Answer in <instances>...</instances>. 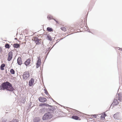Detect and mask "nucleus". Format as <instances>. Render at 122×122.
<instances>
[{
  "label": "nucleus",
  "mask_w": 122,
  "mask_h": 122,
  "mask_svg": "<svg viewBox=\"0 0 122 122\" xmlns=\"http://www.w3.org/2000/svg\"><path fill=\"white\" fill-rule=\"evenodd\" d=\"M2 89H5L9 91H13L14 89L11 84L8 81L4 82L1 85Z\"/></svg>",
  "instance_id": "f257e3e1"
},
{
  "label": "nucleus",
  "mask_w": 122,
  "mask_h": 122,
  "mask_svg": "<svg viewBox=\"0 0 122 122\" xmlns=\"http://www.w3.org/2000/svg\"><path fill=\"white\" fill-rule=\"evenodd\" d=\"M122 99V96L120 93H118L117 95V97L114 100L112 104V105L114 106L118 105L119 104V102L118 100L120 102H121Z\"/></svg>",
  "instance_id": "f03ea898"
},
{
  "label": "nucleus",
  "mask_w": 122,
  "mask_h": 122,
  "mask_svg": "<svg viewBox=\"0 0 122 122\" xmlns=\"http://www.w3.org/2000/svg\"><path fill=\"white\" fill-rule=\"evenodd\" d=\"M52 117V115L49 112H47L45 113L42 117V119L44 120H47L50 118Z\"/></svg>",
  "instance_id": "7ed1b4c3"
},
{
  "label": "nucleus",
  "mask_w": 122,
  "mask_h": 122,
  "mask_svg": "<svg viewBox=\"0 0 122 122\" xmlns=\"http://www.w3.org/2000/svg\"><path fill=\"white\" fill-rule=\"evenodd\" d=\"M23 78L24 80H26L29 77L30 74L28 71H26L24 72L23 75Z\"/></svg>",
  "instance_id": "20e7f679"
},
{
  "label": "nucleus",
  "mask_w": 122,
  "mask_h": 122,
  "mask_svg": "<svg viewBox=\"0 0 122 122\" xmlns=\"http://www.w3.org/2000/svg\"><path fill=\"white\" fill-rule=\"evenodd\" d=\"M12 52L11 51L9 52L8 54V57L7 59L8 61H10L12 59Z\"/></svg>",
  "instance_id": "39448f33"
},
{
  "label": "nucleus",
  "mask_w": 122,
  "mask_h": 122,
  "mask_svg": "<svg viewBox=\"0 0 122 122\" xmlns=\"http://www.w3.org/2000/svg\"><path fill=\"white\" fill-rule=\"evenodd\" d=\"M34 40L35 41L36 44L37 45L40 44L41 41V39H39L37 37H35L34 38Z\"/></svg>",
  "instance_id": "423d86ee"
},
{
  "label": "nucleus",
  "mask_w": 122,
  "mask_h": 122,
  "mask_svg": "<svg viewBox=\"0 0 122 122\" xmlns=\"http://www.w3.org/2000/svg\"><path fill=\"white\" fill-rule=\"evenodd\" d=\"M39 100L40 102H44L47 101V99L44 97H40L39 98Z\"/></svg>",
  "instance_id": "0eeeda50"
},
{
  "label": "nucleus",
  "mask_w": 122,
  "mask_h": 122,
  "mask_svg": "<svg viewBox=\"0 0 122 122\" xmlns=\"http://www.w3.org/2000/svg\"><path fill=\"white\" fill-rule=\"evenodd\" d=\"M34 80L33 78H31L29 82V85L30 86H33L34 82Z\"/></svg>",
  "instance_id": "6e6552de"
},
{
  "label": "nucleus",
  "mask_w": 122,
  "mask_h": 122,
  "mask_svg": "<svg viewBox=\"0 0 122 122\" xmlns=\"http://www.w3.org/2000/svg\"><path fill=\"white\" fill-rule=\"evenodd\" d=\"M30 59H28L24 62V64L26 66H28L30 64Z\"/></svg>",
  "instance_id": "1a4fd4ad"
},
{
  "label": "nucleus",
  "mask_w": 122,
  "mask_h": 122,
  "mask_svg": "<svg viewBox=\"0 0 122 122\" xmlns=\"http://www.w3.org/2000/svg\"><path fill=\"white\" fill-rule=\"evenodd\" d=\"M41 63V60L40 59L38 58L37 62L36 63V68H38L40 66Z\"/></svg>",
  "instance_id": "9d476101"
},
{
  "label": "nucleus",
  "mask_w": 122,
  "mask_h": 122,
  "mask_svg": "<svg viewBox=\"0 0 122 122\" xmlns=\"http://www.w3.org/2000/svg\"><path fill=\"white\" fill-rule=\"evenodd\" d=\"M113 117L115 119H119L120 117L119 113H116L114 115Z\"/></svg>",
  "instance_id": "9b49d317"
},
{
  "label": "nucleus",
  "mask_w": 122,
  "mask_h": 122,
  "mask_svg": "<svg viewBox=\"0 0 122 122\" xmlns=\"http://www.w3.org/2000/svg\"><path fill=\"white\" fill-rule=\"evenodd\" d=\"M17 62L19 65H21L22 63V62L21 57H18L17 60Z\"/></svg>",
  "instance_id": "f8f14e48"
},
{
  "label": "nucleus",
  "mask_w": 122,
  "mask_h": 122,
  "mask_svg": "<svg viewBox=\"0 0 122 122\" xmlns=\"http://www.w3.org/2000/svg\"><path fill=\"white\" fill-rule=\"evenodd\" d=\"M71 118L75 120H81V119L79 118L78 116H73Z\"/></svg>",
  "instance_id": "ddd939ff"
},
{
  "label": "nucleus",
  "mask_w": 122,
  "mask_h": 122,
  "mask_svg": "<svg viewBox=\"0 0 122 122\" xmlns=\"http://www.w3.org/2000/svg\"><path fill=\"white\" fill-rule=\"evenodd\" d=\"M49 105L47 103H41L39 105L40 106H49Z\"/></svg>",
  "instance_id": "4468645a"
},
{
  "label": "nucleus",
  "mask_w": 122,
  "mask_h": 122,
  "mask_svg": "<svg viewBox=\"0 0 122 122\" xmlns=\"http://www.w3.org/2000/svg\"><path fill=\"white\" fill-rule=\"evenodd\" d=\"M5 66V65L4 64H2L0 66V69L1 70H4V68Z\"/></svg>",
  "instance_id": "2eb2a0df"
},
{
  "label": "nucleus",
  "mask_w": 122,
  "mask_h": 122,
  "mask_svg": "<svg viewBox=\"0 0 122 122\" xmlns=\"http://www.w3.org/2000/svg\"><path fill=\"white\" fill-rule=\"evenodd\" d=\"M61 29L63 31H68L67 28L65 27H62L61 28Z\"/></svg>",
  "instance_id": "dca6fc26"
},
{
  "label": "nucleus",
  "mask_w": 122,
  "mask_h": 122,
  "mask_svg": "<svg viewBox=\"0 0 122 122\" xmlns=\"http://www.w3.org/2000/svg\"><path fill=\"white\" fill-rule=\"evenodd\" d=\"M106 116V115L105 113H104L103 115H102L101 117V118L102 120H104L105 119V117Z\"/></svg>",
  "instance_id": "f3484780"
},
{
  "label": "nucleus",
  "mask_w": 122,
  "mask_h": 122,
  "mask_svg": "<svg viewBox=\"0 0 122 122\" xmlns=\"http://www.w3.org/2000/svg\"><path fill=\"white\" fill-rule=\"evenodd\" d=\"M13 46L15 48H18L20 47V45L18 44H15L13 45Z\"/></svg>",
  "instance_id": "a211bd4d"
},
{
  "label": "nucleus",
  "mask_w": 122,
  "mask_h": 122,
  "mask_svg": "<svg viewBox=\"0 0 122 122\" xmlns=\"http://www.w3.org/2000/svg\"><path fill=\"white\" fill-rule=\"evenodd\" d=\"M66 28H67L68 31L69 32L71 31L73 29L70 26L67 27Z\"/></svg>",
  "instance_id": "6ab92c4d"
},
{
  "label": "nucleus",
  "mask_w": 122,
  "mask_h": 122,
  "mask_svg": "<svg viewBox=\"0 0 122 122\" xmlns=\"http://www.w3.org/2000/svg\"><path fill=\"white\" fill-rule=\"evenodd\" d=\"M47 38L50 41H51L52 40V38L51 37V36L49 35H48L47 36Z\"/></svg>",
  "instance_id": "aec40b11"
},
{
  "label": "nucleus",
  "mask_w": 122,
  "mask_h": 122,
  "mask_svg": "<svg viewBox=\"0 0 122 122\" xmlns=\"http://www.w3.org/2000/svg\"><path fill=\"white\" fill-rule=\"evenodd\" d=\"M10 72L11 74H14L15 73V71L13 69H10Z\"/></svg>",
  "instance_id": "412c9836"
},
{
  "label": "nucleus",
  "mask_w": 122,
  "mask_h": 122,
  "mask_svg": "<svg viewBox=\"0 0 122 122\" xmlns=\"http://www.w3.org/2000/svg\"><path fill=\"white\" fill-rule=\"evenodd\" d=\"M47 18L48 20H50L52 19L53 17L51 15H48Z\"/></svg>",
  "instance_id": "4be33fe9"
},
{
  "label": "nucleus",
  "mask_w": 122,
  "mask_h": 122,
  "mask_svg": "<svg viewBox=\"0 0 122 122\" xmlns=\"http://www.w3.org/2000/svg\"><path fill=\"white\" fill-rule=\"evenodd\" d=\"M47 30L50 32L53 31V30L52 28L50 27H48L47 28Z\"/></svg>",
  "instance_id": "5701e85b"
},
{
  "label": "nucleus",
  "mask_w": 122,
  "mask_h": 122,
  "mask_svg": "<svg viewBox=\"0 0 122 122\" xmlns=\"http://www.w3.org/2000/svg\"><path fill=\"white\" fill-rule=\"evenodd\" d=\"M9 44H6L5 45V47L6 48H7L8 49H9L10 47V46Z\"/></svg>",
  "instance_id": "b1692460"
},
{
  "label": "nucleus",
  "mask_w": 122,
  "mask_h": 122,
  "mask_svg": "<svg viewBox=\"0 0 122 122\" xmlns=\"http://www.w3.org/2000/svg\"><path fill=\"white\" fill-rule=\"evenodd\" d=\"M45 93L46 94H47L48 93V92L46 90H45Z\"/></svg>",
  "instance_id": "393cba45"
},
{
  "label": "nucleus",
  "mask_w": 122,
  "mask_h": 122,
  "mask_svg": "<svg viewBox=\"0 0 122 122\" xmlns=\"http://www.w3.org/2000/svg\"><path fill=\"white\" fill-rule=\"evenodd\" d=\"M54 20L56 22V23H58V21L57 20H56L55 19H54Z\"/></svg>",
  "instance_id": "a878e982"
},
{
  "label": "nucleus",
  "mask_w": 122,
  "mask_h": 122,
  "mask_svg": "<svg viewBox=\"0 0 122 122\" xmlns=\"http://www.w3.org/2000/svg\"><path fill=\"white\" fill-rule=\"evenodd\" d=\"M2 50L1 48L0 47V52H1Z\"/></svg>",
  "instance_id": "bb28decb"
},
{
  "label": "nucleus",
  "mask_w": 122,
  "mask_h": 122,
  "mask_svg": "<svg viewBox=\"0 0 122 122\" xmlns=\"http://www.w3.org/2000/svg\"><path fill=\"white\" fill-rule=\"evenodd\" d=\"M14 122H18L17 120H14Z\"/></svg>",
  "instance_id": "cd10ccee"
},
{
  "label": "nucleus",
  "mask_w": 122,
  "mask_h": 122,
  "mask_svg": "<svg viewBox=\"0 0 122 122\" xmlns=\"http://www.w3.org/2000/svg\"><path fill=\"white\" fill-rule=\"evenodd\" d=\"M118 48L117 47V48H116V49H117ZM118 48H120L119 47H118Z\"/></svg>",
  "instance_id": "c85d7f7f"
},
{
  "label": "nucleus",
  "mask_w": 122,
  "mask_h": 122,
  "mask_svg": "<svg viewBox=\"0 0 122 122\" xmlns=\"http://www.w3.org/2000/svg\"><path fill=\"white\" fill-rule=\"evenodd\" d=\"M121 50H122V49H120Z\"/></svg>",
  "instance_id": "c756f323"
}]
</instances>
